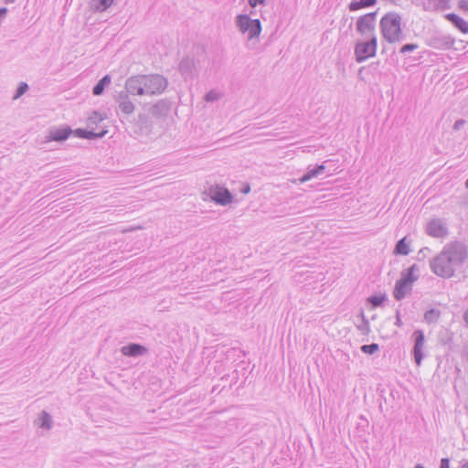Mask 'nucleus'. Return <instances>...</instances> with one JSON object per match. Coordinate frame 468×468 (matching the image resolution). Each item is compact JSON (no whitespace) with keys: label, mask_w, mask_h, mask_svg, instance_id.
<instances>
[{"label":"nucleus","mask_w":468,"mask_h":468,"mask_svg":"<svg viewBox=\"0 0 468 468\" xmlns=\"http://www.w3.org/2000/svg\"><path fill=\"white\" fill-rule=\"evenodd\" d=\"M467 258L466 247L462 242H450L438 255L430 260V268L439 277L451 278Z\"/></svg>","instance_id":"nucleus-1"},{"label":"nucleus","mask_w":468,"mask_h":468,"mask_svg":"<svg viewBox=\"0 0 468 468\" xmlns=\"http://www.w3.org/2000/svg\"><path fill=\"white\" fill-rule=\"evenodd\" d=\"M167 80L159 74H138L125 80L124 88L133 96L159 95L167 88Z\"/></svg>","instance_id":"nucleus-2"},{"label":"nucleus","mask_w":468,"mask_h":468,"mask_svg":"<svg viewBox=\"0 0 468 468\" xmlns=\"http://www.w3.org/2000/svg\"><path fill=\"white\" fill-rule=\"evenodd\" d=\"M379 27L384 39L392 44L404 39L401 27V16L397 12H388L382 16Z\"/></svg>","instance_id":"nucleus-3"},{"label":"nucleus","mask_w":468,"mask_h":468,"mask_svg":"<svg viewBox=\"0 0 468 468\" xmlns=\"http://www.w3.org/2000/svg\"><path fill=\"white\" fill-rule=\"evenodd\" d=\"M366 38L365 40H358L355 45L354 54L356 61L358 63H362L367 58L376 56L378 47L377 36Z\"/></svg>","instance_id":"nucleus-4"},{"label":"nucleus","mask_w":468,"mask_h":468,"mask_svg":"<svg viewBox=\"0 0 468 468\" xmlns=\"http://www.w3.org/2000/svg\"><path fill=\"white\" fill-rule=\"evenodd\" d=\"M203 199L209 198L218 205L227 206L233 200V196L230 191L219 185H210L203 191Z\"/></svg>","instance_id":"nucleus-5"},{"label":"nucleus","mask_w":468,"mask_h":468,"mask_svg":"<svg viewBox=\"0 0 468 468\" xmlns=\"http://www.w3.org/2000/svg\"><path fill=\"white\" fill-rule=\"evenodd\" d=\"M377 12H370L360 16L356 23V31L364 37L376 36Z\"/></svg>","instance_id":"nucleus-6"},{"label":"nucleus","mask_w":468,"mask_h":468,"mask_svg":"<svg viewBox=\"0 0 468 468\" xmlns=\"http://www.w3.org/2000/svg\"><path fill=\"white\" fill-rule=\"evenodd\" d=\"M414 346L411 351L414 362L417 366H420L424 357L423 348L425 344V335L422 330H415L411 335Z\"/></svg>","instance_id":"nucleus-7"},{"label":"nucleus","mask_w":468,"mask_h":468,"mask_svg":"<svg viewBox=\"0 0 468 468\" xmlns=\"http://www.w3.org/2000/svg\"><path fill=\"white\" fill-rule=\"evenodd\" d=\"M130 96L133 95L129 93L125 88L124 90L120 91L115 96V101L118 104V110L124 115H130L135 110V106L131 101Z\"/></svg>","instance_id":"nucleus-8"},{"label":"nucleus","mask_w":468,"mask_h":468,"mask_svg":"<svg viewBox=\"0 0 468 468\" xmlns=\"http://www.w3.org/2000/svg\"><path fill=\"white\" fill-rule=\"evenodd\" d=\"M73 131L69 126H62L60 128L51 127L48 130V133L45 138L44 143L55 141V142H64L66 141L70 134H72Z\"/></svg>","instance_id":"nucleus-9"},{"label":"nucleus","mask_w":468,"mask_h":468,"mask_svg":"<svg viewBox=\"0 0 468 468\" xmlns=\"http://www.w3.org/2000/svg\"><path fill=\"white\" fill-rule=\"evenodd\" d=\"M455 39L450 35H434L429 39L428 45L436 49H449L454 45Z\"/></svg>","instance_id":"nucleus-10"},{"label":"nucleus","mask_w":468,"mask_h":468,"mask_svg":"<svg viewBox=\"0 0 468 468\" xmlns=\"http://www.w3.org/2000/svg\"><path fill=\"white\" fill-rule=\"evenodd\" d=\"M426 233L433 238H443L448 235V229L441 219L434 218L427 224Z\"/></svg>","instance_id":"nucleus-11"},{"label":"nucleus","mask_w":468,"mask_h":468,"mask_svg":"<svg viewBox=\"0 0 468 468\" xmlns=\"http://www.w3.org/2000/svg\"><path fill=\"white\" fill-rule=\"evenodd\" d=\"M179 71L185 80L193 79L197 73L195 59L190 57L184 58L179 63Z\"/></svg>","instance_id":"nucleus-12"},{"label":"nucleus","mask_w":468,"mask_h":468,"mask_svg":"<svg viewBox=\"0 0 468 468\" xmlns=\"http://www.w3.org/2000/svg\"><path fill=\"white\" fill-rule=\"evenodd\" d=\"M451 0H426L423 3V9L428 12H438L451 8Z\"/></svg>","instance_id":"nucleus-13"},{"label":"nucleus","mask_w":468,"mask_h":468,"mask_svg":"<svg viewBox=\"0 0 468 468\" xmlns=\"http://www.w3.org/2000/svg\"><path fill=\"white\" fill-rule=\"evenodd\" d=\"M122 355L127 356H139L147 353V348L140 344H128L121 349Z\"/></svg>","instance_id":"nucleus-14"},{"label":"nucleus","mask_w":468,"mask_h":468,"mask_svg":"<svg viewBox=\"0 0 468 468\" xmlns=\"http://www.w3.org/2000/svg\"><path fill=\"white\" fill-rule=\"evenodd\" d=\"M171 104L166 100H159L150 109V112L153 116L162 117L165 116L170 111Z\"/></svg>","instance_id":"nucleus-15"},{"label":"nucleus","mask_w":468,"mask_h":468,"mask_svg":"<svg viewBox=\"0 0 468 468\" xmlns=\"http://www.w3.org/2000/svg\"><path fill=\"white\" fill-rule=\"evenodd\" d=\"M444 17L451 22L459 31L463 34L468 33V24L467 22L454 13H448L444 16Z\"/></svg>","instance_id":"nucleus-16"},{"label":"nucleus","mask_w":468,"mask_h":468,"mask_svg":"<svg viewBox=\"0 0 468 468\" xmlns=\"http://www.w3.org/2000/svg\"><path fill=\"white\" fill-rule=\"evenodd\" d=\"M411 289V285L397 281L393 291V296L396 300L400 301L405 298L406 294L410 292Z\"/></svg>","instance_id":"nucleus-17"},{"label":"nucleus","mask_w":468,"mask_h":468,"mask_svg":"<svg viewBox=\"0 0 468 468\" xmlns=\"http://www.w3.org/2000/svg\"><path fill=\"white\" fill-rule=\"evenodd\" d=\"M325 166L324 165H317L313 168L308 167L307 172L299 179L301 183L307 182L324 172Z\"/></svg>","instance_id":"nucleus-18"},{"label":"nucleus","mask_w":468,"mask_h":468,"mask_svg":"<svg viewBox=\"0 0 468 468\" xmlns=\"http://www.w3.org/2000/svg\"><path fill=\"white\" fill-rule=\"evenodd\" d=\"M376 4L377 0H352L348 5V9L354 12L362 8L371 7Z\"/></svg>","instance_id":"nucleus-19"},{"label":"nucleus","mask_w":468,"mask_h":468,"mask_svg":"<svg viewBox=\"0 0 468 468\" xmlns=\"http://www.w3.org/2000/svg\"><path fill=\"white\" fill-rule=\"evenodd\" d=\"M410 252V243L407 241V237H404L396 243L393 253L395 255L407 256Z\"/></svg>","instance_id":"nucleus-20"},{"label":"nucleus","mask_w":468,"mask_h":468,"mask_svg":"<svg viewBox=\"0 0 468 468\" xmlns=\"http://www.w3.org/2000/svg\"><path fill=\"white\" fill-rule=\"evenodd\" d=\"M114 0H91L90 8L94 12L101 13L106 11L113 3Z\"/></svg>","instance_id":"nucleus-21"},{"label":"nucleus","mask_w":468,"mask_h":468,"mask_svg":"<svg viewBox=\"0 0 468 468\" xmlns=\"http://www.w3.org/2000/svg\"><path fill=\"white\" fill-rule=\"evenodd\" d=\"M111 83V77L105 75L102 77L92 89V93L96 96L101 95L105 87Z\"/></svg>","instance_id":"nucleus-22"},{"label":"nucleus","mask_w":468,"mask_h":468,"mask_svg":"<svg viewBox=\"0 0 468 468\" xmlns=\"http://www.w3.org/2000/svg\"><path fill=\"white\" fill-rule=\"evenodd\" d=\"M250 21L251 19L248 15H239L236 17L237 27L242 33L248 32Z\"/></svg>","instance_id":"nucleus-23"},{"label":"nucleus","mask_w":468,"mask_h":468,"mask_svg":"<svg viewBox=\"0 0 468 468\" xmlns=\"http://www.w3.org/2000/svg\"><path fill=\"white\" fill-rule=\"evenodd\" d=\"M38 426L40 428L46 429V430H50L53 426L52 417L46 410H43L40 413Z\"/></svg>","instance_id":"nucleus-24"},{"label":"nucleus","mask_w":468,"mask_h":468,"mask_svg":"<svg viewBox=\"0 0 468 468\" xmlns=\"http://www.w3.org/2000/svg\"><path fill=\"white\" fill-rule=\"evenodd\" d=\"M248 32L250 39L259 37L261 32V21L259 19H251Z\"/></svg>","instance_id":"nucleus-25"},{"label":"nucleus","mask_w":468,"mask_h":468,"mask_svg":"<svg viewBox=\"0 0 468 468\" xmlns=\"http://www.w3.org/2000/svg\"><path fill=\"white\" fill-rule=\"evenodd\" d=\"M441 312L438 309H430L424 314V320L428 324L436 323L440 318Z\"/></svg>","instance_id":"nucleus-26"},{"label":"nucleus","mask_w":468,"mask_h":468,"mask_svg":"<svg viewBox=\"0 0 468 468\" xmlns=\"http://www.w3.org/2000/svg\"><path fill=\"white\" fill-rule=\"evenodd\" d=\"M418 278H419V275L409 273L406 271H403L401 272V277L398 281L412 286V283L415 281H417Z\"/></svg>","instance_id":"nucleus-27"},{"label":"nucleus","mask_w":468,"mask_h":468,"mask_svg":"<svg viewBox=\"0 0 468 468\" xmlns=\"http://www.w3.org/2000/svg\"><path fill=\"white\" fill-rule=\"evenodd\" d=\"M362 323L358 324L357 329L365 335H367L370 331L368 320L366 318L363 311L360 313Z\"/></svg>","instance_id":"nucleus-28"},{"label":"nucleus","mask_w":468,"mask_h":468,"mask_svg":"<svg viewBox=\"0 0 468 468\" xmlns=\"http://www.w3.org/2000/svg\"><path fill=\"white\" fill-rule=\"evenodd\" d=\"M386 300V294H379V295H371L367 301L369 303H371L374 307L380 306L384 301Z\"/></svg>","instance_id":"nucleus-29"},{"label":"nucleus","mask_w":468,"mask_h":468,"mask_svg":"<svg viewBox=\"0 0 468 468\" xmlns=\"http://www.w3.org/2000/svg\"><path fill=\"white\" fill-rule=\"evenodd\" d=\"M360 349L365 354L372 355L379 349V346L376 343H372L369 345H363Z\"/></svg>","instance_id":"nucleus-30"},{"label":"nucleus","mask_w":468,"mask_h":468,"mask_svg":"<svg viewBox=\"0 0 468 468\" xmlns=\"http://www.w3.org/2000/svg\"><path fill=\"white\" fill-rule=\"evenodd\" d=\"M107 131L102 130L100 133H95L94 131L86 130V139L93 140L98 138H102L106 134Z\"/></svg>","instance_id":"nucleus-31"},{"label":"nucleus","mask_w":468,"mask_h":468,"mask_svg":"<svg viewBox=\"0 0 468 468\" xmlns=\"http://www.w3.org/2000/svg\"><path fill=\"white\" fill-rule=\"evenodd\" d=\"M105 116L98 112H93L92 115L89 117L90 124H97L98 122L103 121Z\"/></svg>","instance_id":"nucleus-32"},{"label":"nucleus","mask_w":468,"mask_h":468,"mask_svg":"<svg viewBox=\"0 0 468 468\" xmlns=\"http://www.w3.org/2000/svg\"><path fill=\"white\" fill-rule=\"evenodd\" d=\"M28 90V85L26 82H21L16 90L14 99H17L22 96Z\"/></svg>","instance_id":"nucleus-33"},{"label":"nucleus","mask_w":468,"mask_h":468,"mask_svg":"<svg viewBox=\"0 0 468 468\" xmlns=\"http://www.w3.org/2000/svg\"><path fill=\"white\" fill-rule=\"evenodd\" d=\"M418 48H419V46L415 43H408L401 47L399 53L405 54L407 52H411V51H414L415 49H417Z\"/></svg>","instance_id":"nucleus-34"},{"label":"nucleus","mask_w":468,"mask_h":468,"mask_svg":"<svg viewBox=\"0 0 468 468\" xmlns=\"http://www.w3.org/2000/svg\"><path fill=\"white\" fill-rule=\"evenodd\" d=\"M218 99H219V95L213 90L208 91L205 96V100L207 101H216Z\"/></svg>","instance_id":"nucleus-35"},{"label":"nucleus","mask_w":468,"mask_h":468,"mask_svg":"<svg viewBox=\"0 0 468 468\" xmlns=\"http://www.w3.org/2000/svg\"><path fill=\"white\" fill-rule=\"evenodd\" d=\"M72 133H74V135L79 138L86 139V129L79 128V129H76L75 131H73Z\"/></svg>","instance_id":"nucleus-36"},{"label":"nucleus","mask_w":468,"mask_h":468,"mask_svg":"<svg viewBox=\"0 0 468 468\" xmlns=\"http://www.w3.org/2000/svg\"><path fill=\"white\" fill-rule=\"evenodd\" d=\"M458 7L463 12H468V0H459Z\"/></svg>","instance_id":"nucleus-37"},{"label":"nucleus","mask_w":468,"mask_h":468,"mask_svg":"<svg viewBox=\"0 0 468 468\" xmlns=\"http://www.w3.org/2000/svg\"><path fill=\"white\" fill-rule=\"evenodd\" d=\"M465 122L466 121L463 119L457 120L453 124V129L455 131H459L465 124Z\"/></svg>","instance_id":"nucleus-38"},{"label":"nucleus","mask_w":468,"mask_h":468,"mask_svg":"<svg viewBox=\"0 0 468 468\" xmlns=\"http://www.w3.org/2000/svg\"><path fill=\"white\" fill-rule=\"evenodd\" d=\"M248 2L251 7H256L258 5H263L265 0H248Z\"/></svg>","instance_id":"nucleus-39"},{"label":"nucleus","mask_w":468,"mask_h":468,"mask_svg":"<svg viewBox=\"0 0 468 468\" xmlns=\"http://www.w3.org/2000/svg\"><path fill=\"white\" fill-rule=\"evenodd\" d=\"M440 468H450V460H449V458H442L441 460Z\"/></svg>","instance_id":"nucleus-40"},{"label":"nucleus","mask_w":468,"mask_h":468,"mask_svg":"<svg viewBox=\"0 0 468 468\" xmlns=\"http://www.w3.org/2000/svg\"><path fill=\"white\" fill-rule=\"evenodd\" d=\"M395 324L399 327H401L403 325L401 318H400V313L399 310H397L396 312V322Z\"/></svg>","instance_id":"nucleus-41"},{"label":"nucleus","mask_w":468,"mask_h":468,"mask_svg":"<svg viewBox=\"0 0 468 468\" xmlns=\"http://www.w3.org/2000/svg\"><path fill=\"white\" fill-rule=\"evenodd\" d=\"M420 268L417 264H412L410 268L405 270L409 273L414 274L415 271H419Z\"/></svg>","instance_id":"nucleus-42"},{"label":"nucleus","mask_w":468,"mask_h":468,"mask_svg":"<svg viewBox=\"0 0 468 468\" xmlns=\"http://www.w3.org/2000/svg\"><path fill=\"white\" fill-rule=\"evenodd\" d=\"M240 192L244 195H247L250 192V186L249 184H244L240 188Z\"/></svg>","instance_id":"nucleus-43"},{"label":"nucleus","mask_w":468,"mask_h":468,"mask_svg":"<svg viewBox=\"0 0 468 468\" xmlns=\"http://www.w3.org/2000/svg\"><path fill=\"white\" fill-rule=\"evenodd\" d=\"M463 319L464 323L466 324V325L468 326V308L464 311V313L463 314Z\"/></svg>","instance_id":"nucleus-44"},{"label":"nucleus","mask_w":468,"mask_h":468,"mask_svg":"<svg viewBox=\"0 0 468 468\" xmlns=\"http://www.w3.org/2000/svg\"><path fill=\"white\" fill-rule=\"evenodd\" d=\"M461 468H468V461L463 463Z\"/></svg>","instance_id":"nucleus-45"},{"label":"nucleus","mask_w":468,"mask_h":468,"mask_svg":"<svg viewBox=\"0 0 468 468\" xmlns=\"http://www.w3.org/2000/svg\"><path fill=\"white\" fill-rule=\"evenodd\" d=\"M16 0H5V4H12L14 3Z\"/></svg>","instance_id":"nucleus-46"},{"label":"nucleus","mask_w":468,"mask_h":468,"mask_svg":"<svg viewBox=\"0 0 468 468\" xmlns=\"http://www.w3.org/2000/svg\"><path fill=\"white\" fill-rule=\"evenodd\" d=\"M414 468H425L422 464H417Z\"/></svg>","instance_id":"nucleus-47"},{"label":"nucleus","mask_w":468,"mask_h":468,"mask_svg":"<svg viewBox=\"0 0 468 468\" xmlns=\"http://www.w3.org/2000/svg\"><path fill=\"white\" fill-rule=\"evenodd\" d=\"M465 186L468 188V179L465 182Z\"/></svg>","instance_id":"nucleus-48"}]
</instances>
